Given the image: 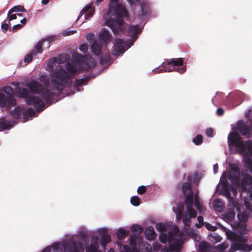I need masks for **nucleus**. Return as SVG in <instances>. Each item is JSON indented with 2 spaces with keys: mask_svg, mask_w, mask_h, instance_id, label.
I'll list each match as a JSON object with an SVG mask.
<instances>
[{
  "mask_svg": "<svg viewBox=\"0 0 252 252\" xmlns=\"http://www.w3.org/2000/svg\"><path fill=\"white\" fill-rule=\"evenodd\" d=\"M76 32V31L75 30H69L68 29L64 30L62 33L63 34L64 36H67L69 35H71L73 34Z\"/></svg>",
  "mask_w": 252,
  "mask_h": 252,
  "instance_id": "nucleus-62",
  "label": "nucleus"
},
{
  "mask_svg": "<svg viewBox=\"0 0 252 252\" xmlns=\"http://www.w3.org/2000/svg\"><path fill=\"white\" fill-rule=\"evenodd\" d=\"M104 67H102L99 71H97L96 72H91L90 74L86 75V76H89V77L87 78L89 81L91 78H95L97 75H99L103 70Z\"/></svg>",
  "mask_w": 252,
  "mask_h": 252,
  "instance_id": "nucleus-58",
  "label": "nucleus"
},
{
  "mask_svg": "<svg viewBox=\"0 0 252 252\" xmlns=\"http://www.w3.org/2000/svg\"><path fill=\"white\" fill-rule=\"evenodd\" d=\"M22 28V24H18L14 25L12 27V29H10L9 31L10 32H15L16 31H17L18 30L21 29Z\"/></svg>",
  "mask_w": 252,
  "mask_h": 252,
  "instance_id": "nucleus-63",
  "label": "nucleus"
},
{
  "mask_svg": "<svg viewBox=\"0 0 252 252\" xmlns=\"http://www.w3.org/2000/svg\"><path fill=\"white\" fill-rule=\"evenodd\" d=\"M163 63H162L158 66L154 68L152 72L159 73L162 72L177 71L182 74L187 70L186 65L185 64L182 58L167 59L166 62Z\"/></svg>",
  "mask_w": 252,
  "mask_h": 252,
  "instance_id": "nucleus-6",
  "label": "nucleus"
},
{
  "mask_svg": "<svg viewBox=\"0 0 252 252\" xmlns=\"http://www.w3.org/2000/svg\"><path fill=\"white\" fill-rule=\"evenodd\" d=\"M213 208L215 212L220 213V198L215 199L213 201Z\"/></svg>",
  "mask_w": 252,
  "mask_h": 252,
  "instance_id": "nucleus-42",
  "label": "nucleus"
},
{
  "mask_svg": "<svg viewBox=\"0 0 252 252\" xmlns=\"http://www.w3.org/2000/svg\"><path fill=\"white\" fill-rule=\"evenodd\" d=\"M67 70L58 69L50 74L52 89L58 92V95L62 94V91L66 86L71 85L72 79L76 74L77 69L72 64L67 63L66 64Z\"/></svg>",
  "mask_w": 252,
  "mask_h": 252,
  "instance_id": "nucleus-3",
  "label": "nucleus"
},
{
  "mask_svg": "<svg viewBox=\"0 0 252 252\" xmlns=\"http://www.w3.org/2000/svg\"><path fill=\"white\" fill-rule=\"evenodd\" d=\"M204 225L207 230L211 231H215L217 229V227L216 226L213 225L207 222H205V224Z\"/></svg>",
  "mask_w": 252,
  "mask_h": 252,
  "instance_id": "nucleus-57",
  "label": "nucleus"
},
{
  "mask_svg": "<svg viewBox=\"0 0 252 252\" xmlns=\"http://www.w3.org/2000/svg\"><path fill=\"white\" fill-rule=\"evenodd\" d=\"M95 13V8L93 6V2H90L88 3L80 12L76 21L73 25H77L79 19L83 16L84 20L79 22V26L82 25L86 21L90 20Z\"/></svg>",
  "mask_w": 252,
  "mask_h": 252,
  "instance_id": "nucleus-12",
  "label": "nucleus"
},
{
  "mask_svg": "<svg viewBox=\"0 0 252 252\" xmlns=\"http://www.w3.org/2000/svg\"><path fill=\"white\" fill-rule=\"evenodd\" d=\"M197 220L198 221V223H196L195 224V226L197 228H200L201 226L204 225L205 224V222H204L203 220V217L202 216H199L197 218Z\"/></svg>",
  "mask_w": 252,
  "mask_h": 252,
  "instance_id": "nucleus-53",
  "label": "nucleus"
},
{
  "mask_svg": "<svg viewBox=\"0 0 252 252\" xmlns=\"http://www.w3.org/2000/svg\"><path fill=\"white\" fill-rule=\"evenodd\" d=\"M162 246L157 241H154L153 243V249L155 252H158L161 251Z\"/></svg>",
  "mask_w": 252,
  "mask_h": 252,
  "instance_id": "nucleus-55",
  "label": "nucleus"
},
{
  "mask_svg": "<svg viewBox=\"0 0 252 252\" xmlns=\"http://www.w3.org/2000/svg\"><path fill=\"white\" fill-rule=\"evenodd\" d=\"M10 26V23L9 21L6 22V20L5 19L1 23V30L3 33H6Z\"/></svg>",
  "mask_w": 252,
  "mask_h": 252,
  "instance_id": "nucleus-48",
  "label": "nucleus"
},
{
  "mask_svg": "<svg viewBox=\"0 0 252 252\" xmlns=\"http://www.w3.org/2000/svg\"><path fill=\"white\" fill-rule=\"evenodd\" d=\"M86 37L91 45L92 44V43L96 41V39L94 38V34L93 32L89 33L86 35Z\"/></svg>",
  "mask_w": 252,
  "mask_h": 252,
  "instance_id": "nucleus-54",
  "label": "nucleus"
},
{
  "mask_svg": "<svg viewBox=\"0 0 252 252\" xmlns=\"http://www.w3.org/2000/svg\"><path fill=\"white\" fill-rule=\"evenodd\" d=\"M88 77H89V76L83 75L81 78L76 79L73 84L74 88L86 85L89 82V80L87 79Z\"/></svg>",
  "mask_w": 252,
  "mask_h": 252,
  "instance_id": "nucleus-33",
  "label": "nucleus"
},
{
  "mask_svg": "<svg viewBox=\"0 0 252 252\" xmlns=\"http://www.w3.org/2000/svg\"><path fill=\"white\" fill-rule=\"evenodd\" d=\"M16 124L14 121H8L4 117L0 118V131L10 130Z\"/></svg>",
  "mask_w": 252,
  "mask_h": 252,
  "instance_id": "nucleus-25",
  "label": "nucleus"
},
{
  "mask_svg": "<svg viewBox=\"0 0 252 252\" xmlns=\"http://www.w3.org/2000/svg\"><path fill=\"white\" fill-rule=\"evenodd\" d=\"M116 236H129L130 230L125 227H120L113 230Z\"/></svg>",
  "mask_w": 252,
  "mask_h": 252,
  "instance_id": "nucleus-30",
  "label": "nucleus"
},
{
  "mask_svg": "<svg viewBox=\"0 0 252 252\" xmlns=\"http://www.w3.org/2000/svg\"><path fill=\"white\" fill-rule=\"evenodd\" d=\"M39 80L43 83V87H44L46 90H49L48 87L50 86V77L49 75L43 73L39 77Z\"/></svg>",
  "mask_w": 252,
  "mask_h": 252,
  "instance_id": "nucleus-35",
  "label": "nucleus"
},
{
  "mask_svg": "<svg viewBox=\"0 0 252 252\" xmlns=\"http://www.w3.org/2000/svg\"><path fill=\"white\" fill-rule=\"evenodd\" d=\"M192 183V179L191 176H188L187 179V181L184 182L182 186L181 187V189L185 191V189H192L191 185Z\"/></svg>",
  "mask_w": 252,
  "mask_h": 252,
  "instance_id": "nucleus-40",
  "label": "nucleus"
},
{
  "mask_svg": "<svg viewBox=\"0 0 252 252\" xmlns=\"http://www.w3.org/2000/svg\"><path fill=\"white\" fill-rule=\"evenodd\" d=\"M131 204L135 207H137L140 205L141 203V200L138 195H133L130 198Z\"/></svg>",
  "mask_w": 252,
  "mask_h": 252,
  "instance_id": "nucleus-45",
  "label": "nucleus"
},
{
  "mask_svg": "<svg viewBox=\"0 0 252 252\" xmlns=\"http://www.w3.org/2000/svg\"><path fill=\"white\" fill-rule=\"evenodd\" d=\"M159 238V241L160 243L164 244H167L168 246L170 242H171V240H172L173 238H175V237H158Z\"/></svg>",
  "mask_w": 252,
  "mask_h": 252,
  "instance_id": "nucleus-52",
  "label": "nucleus"
},
{
  "mask_svg": "<svg viewBox=\"0 0 252 252\" xmlns=\"http://www.w3.org/2000/svg\"><path fill=\"white\" fill-rule=\"evenodd\" d=\"M104 45L99 40L92 43L90 50L92 53L96 57H99L102 55V46Z\"/></svg>",
  "mask_w": 252,
  "mask_h": 252,
  "instance_id": "nucleus-23",
  "label": "nucleus"
},
{
  "mask_svg": "<svg viewBox=\"0 0 252 252\" xmlns=\"http://www.w3.org/2000/svg\"><path fill=\"white\" fill-rule=\"evenodd\" d=\"M130 248L139 252L140 243L144 237H128Z\"/></svg>",
  "mask_w": 252,
  "mask_h": 252,
  "instance_id": "nucleus-27",
  "label": "nucleus"
},
{
  "mask_svg": "<svg viewBox=\"0 0 252 252\" xmlns=\"http://www.w3.org/2000/svg\"><path fill=\"white\" fill-rule=\"evenodd\" d=\"M101 240L100 244L102 249H105L107 244L111 241V237H100Z\"/></svg>",
  "mask_w": 252,
  "mask_h": 252,
  "instance_id": "nucleus-47",
  "label": "nucleus"
},
{
  "mask_svg": "<svg viewBox=\"0 0 252 252\" xmlns=\"http://www.w3.org/2000/svg\"><path fill=\"white\" fill-rule=\"evenodd\" d=\"M192 142L195 145H200L203 142V136L201 134H197L192 139Z\"/></svg>",
  "mask_w": 252,
  "mask_h": 252,
  "instance_id": "nucleus-49",
  "label": "nucleus"
},
{
  "mask_svg": "<svg viewBox=\"0 0 252 252\" xmlns=\"http://www.w3.org/2000/svg\"><path fill=\"white\" fill-rule=\"evenodd\" d=\"M69 59V55L65 53H63L59 54L58 57H53L51 58L48 63L47 67L50 72L53 71L54 69V65L55 63L63 64Z\"/></svg>",
  "mask_w": 252,
  "mask_h": 252,
  "instance_id": "nucleus-14",
  "label": "nucleus"
},
{
  "mask_svg": "<svg viewBox=\"0 0 252 252\" xmlns=\"http://www.w3.org/2000/svg\"><path fill=\"white\" fill-rule=\"evenodd\" d=\"M235 212L234 209L229 208L225 213L224 214L221 215V220H223L226 222H231L235 218Z\"/></svg>",
  "mask_w": 252,
  "mask_h": 252,
  "instance_id": "nucleus-28",
  "label": "nucleus"
},
{
  "mask_svg": "<svg viewBox=\"0 0 252 252\" xmlns=\"http://www.w3.org/2000/svg\"><path fill=\"white\" fill-rule=\"evenodd\" d=\"M129 230L133 233V234L130 235L129 236H142L140 234L143 231L144 228L140 224L133 223L131 225Z\"/></svg>",
  "mask_w": 252,
  "mask_h": 252,
  "instance_id": "nucleus-29",
  "label": "nucleus"
},
{
  "mask_svg": "<svg viewBox=\"0 0 252 252\" xmlns=\"http://www.w3.org/2000/svg\"><path fill=\"white\" fill-rule=\"evenodd\" d=\"M33 103L28 105H32V107H29L28 108L22 107L23 118L25 120L28 119L32 116L36 117V112L40 113L46 108V103L41 98L37 97V100L32 99Z\"/></svg>",
  "mask_w": 252,
  "mask_h": 252,
  "instance_id": "nucleus-10",
  "label": "nucleus"
},
{
  "mask_svg": "<svg viewBox=\"0 0 252 252\" xmlns=\"http://www.w3.org/2000/svg\"><path fill=\"white\" fill-rule=\"evenodd\" d=\"M118 0H110L107 16L104 17L105 26L110 28L115 35L122 33L126 30L125 18H129L127 10Z\"/></svg>",
  "mask_w": 252,
  "mask_h": 252,
  "instance_id": "nucleus-1",
  "label": "nucleus"
},
{
  "mask_svg": "<svg viewBox=\"0 0 252 252\" xmlns=\"http://www.w3.org/2000/svg\"><path fill=\"white\" fill-rule=\"evenodd\" d=\"M111 39L112 35L109 31L106 28H103L96 40H99L104 46H107L108 44L111 41Z\"/></svg>",
  "mask_w": 252,
  "mask_h": 252,
  "instance_id": "nucleus-20",
  "label": "nucleus"
},
{
  "mask_svg": "<svg viewBox=\"0 0 252 252\" xmlns=\"http://www.w3.org/2000/svg\"><path fill=\"white\" fill-rule=\"evenodd\" d=\"M92 234L94 235V232L91 230H88L84 226H81L78 229L77 233L72 234L67 232L63 234V236H95Z\"/></svg>",
  "mask_w": 252,
  "mask_h": 252,
  "instance_id": "nucleus-21",
  "label": "nucleus"
},
{
  "mask_svg": "<svg viewBox=\"0 0 252 252\" xmlns=\"http://www.w3.org/2000/svg\"><path fill=\"white\" fill-rule=\"evenodd\" d=\"M236 129L246 138H250L252 135V123H251V126H250L247 125L246 123L243 120H240L237 122Z\"/></svg>",
  "mask_w": 252,
  "mask_h": 252,
  "instance_id": "nucleus-15",
  "label": "nucleus"
},
{
  "mask_svg": "<svg viewBox=\"0 0 252 252\" xmlns=\"http://www.w3.org/2000/svg\"><path fill=\"white\" fill-rule=\"evenodd\" d=\"M189 238V237H175V238H173L172 240H171V242H170L168 247L173 252H180L181 251L182 248L177 238L181 240H186ZM192 238L193 239L194 241L197 242H199L201 238V237Z\"/></svg>",
  "mask_w": 252,
  "mask_h": 252,
  "instance_id": "nucleus-17",
  "label": "nucleus"
},
{
  "mask_svg": "<svg viewBox=\"0 0 252 252\" xmlns=\"http://www.w3.org/2000/svg\"><path fill=\"white\" fill-rule=\"evenodd\" d=\"M76 88L77 87L74 88V89H73L71 90L70 91H69L68 93H66V94L65 95L63 96L62 98L64 97H65V96H69V95H71L72 94H74L76 92H82V91H83V90L84 89L83 88L79 89V88ZM61 99H62V98H60L59 99L60 100Z\"/></svg>",
  "mask_w": 252,
  "mask_h": 252,
  "instance_id": "nucleus-50",
  "label": "nucleus"
},
{
  "mask_svg": "<svg viewBox=\"0 0 252 252\" xmlns=\"http://www.w3.org/2000/svg\"><path fill=\"white\" fill-rule=\"evenodd\" d=\"M22 107L18 106L10 112V114L14 119L19 120L21 119L22 115Z\"/></svg>",
  "mask_w": 252,
  "mask_h": 252,
  "instance_id": "nucleus-31",
  "label": "nucleus"
},
{
  "mask_svg": "<svg viewBox=\"0 0 252 252\" xmlns=\"http://www.w3.org/2000/svg\"><path fill=\"white\" fill-rule=\"evenodd\" d=\"M126 51L124 46V40L122 38L116 37L114 39L112 54L115 57L122 56Z\"/></svg>",
  "mask_w": 252,
  "mask_h": 252,
  "instance_id": "nucleus-13",
  "label": "nucleus"
},
{
  "mask_svg": "<svg viewBox=\"0 0 252 252\" xmlns=\"http://www.w3.org/2000/svg\"><path fill=\"white\" fill-rule=\"evenodd\" d=\"M143 236H158L154 227L152 225L147 226L144 231Z\"/></svg>",
  "mask_w": 252,
  "mask_h": 252,
  "instance_id": "nucleus-37",
  "label": "nucleus"
},
{
  "mask_svg": "<svg viewBox=\"0 0 252 252\" xmlns=\"http://www.w3.org/2000/svg\"><path fill=\"white\" fill-rule=\"evenodd\" d=\"M232 189V187L228 182L221 181V195H224L227 198L229 202L233 199L230 192V190Z\"/></svg>",
  "mask_w": 252,
  "mask_h": 252,
  "instance_id": "nucleus-24",
  "label": "nucleus"
},
{
  "mask_svg": "<svg viewBox=\"0 0 252 252\" xmlns=\"http://www.w3.org/2000/svg\"><path fill=\"white\" fill-rule=\"evenodd\" d=\"M155 227L159 233L158 236H181L179 234V227L171 221L158 222L155 224Z\"/></svg>",
  "mask_w": 252,
  "mask_h": 252,
  "instance_id": "nucleus-8",
  "label": "nucleus"
},
{
  "mask_svg": "<svg viewBox=\"0 0 252 252\" xmlns=\"http://www.w3.org/2000/svg\"><path fill=\"white\" fill-rule=\"evenodd\" d=\"M145 24V23L141 27L137 24L131 25L128 27V33L131 38L127 39L124 41V46L126 47V50L130 48L137 40L138 37V35L142 32Z\"/></svg>",
  "mask_w": 252,
  "mask_h": 252,
  "instance_id": "nucleus-11",
  "label": "nucleus"
},
{
  "mask_svg": "<svg viewBox=\"0 0 252 252\" xmlns=\"http://www.w3.org/2000/svg\"><path fill=\"white\" fill-rule=\"evenodd\" d=\"M92 239L91 240L90 245L96 248L97 249L99 248L98 240L99 237H92Z\"/></svg>",
  "mask_w": 252,
  "mask_h": 252,
  "instance_id": "nucleus-51",
  "label": "nucleus"
},
{
  "mask_svg": "<svg viewBox=\"0 0 252 252\" xmlns=\"http://www.w3.org/2000/svg\"><path fill=\"white\" fill-rule=\"evenodd\" d=\"M146 186H139L137 190V193L139 194H143L146 191Z\"/></svg>",
  "mask_w": 252,
  "mask_h": 252,
  "instance_id": "nucleus-64",
  "label": "nucleus"
},
{
  "mask_svg": "<svg viewBox=\"0 0 252 252\" xmlns=\"http://www.w3.org/2000/svg\"><path fill=\"white\" fill-rule=\"evenodd\" d=\"M227 140L230 148L234 147L238 152L245 155L244 159L246 157L252 158V140H248L246 142L243 141L240 134L235 131L229 133Z\"/></svg>",
  "mask_w": 252,
  "mask_h": 252,
  "instance_id": "nucleus-5",
  "label": "nucleus"
},
{
  "mask_svg": "<svg viewBox=\"0 0 252 252\" xmlns=\"http://www.w3.org/2000/svg\"><path fill=\"white\" fill-rule=\"evenodd\" d=\"M2 90L5 94L0 92V107L9 110L11 106L16 105L13 89L9 86H5L2 87Z\"/></svg>",
  "mask_w": 252,
  "mask_h": 252,
  "instance_id": "nucleus-9",
  "label": "nucleus"
},
{
  "mask_svg": "<svg viewBox=\"0 0 252 252\" xmlns=\"http://www.w3.org/2000/svg\"><path fill=\"white\" fill-rule=\"evenodd\" d=\"M205 134L208 137H213L214 136V130L211 127L207 128L205 130Z\"/></svg>",
  "mask_w": 252,
  "mask_h": 252,
  "instance_id": "nucleus-60",
  "label": "nucleus"
},
{
  "mask_svg": "<svg viewBox=\"0 0 252 252\" xmlns=\"http://www.w3.org/2000/svg\"><path fill=\"white\" fill-rule=\"evenodd\" d=\"M198 252H206L213 251V252H220V244H219L216 247L211 245L208 242L201 241L198 246L197 249Z\"/></svg>",
  "mask_w": 252,
  "mask_h": 252,
  "instance_id": "nucleus-18",
  "label": "nucleus"
},
{
  "mask_svg": "<svg viewBox=\"0 0 252 252\" xmlns=\"http://www.w3.org/2000/svg\"><path fill=\"white\" fill-rule=\"evenodd\" d=\"M36 56V53L34 52V50H31L30 52L25 55L24 58V62L26 63H29L32 62L34 57Z\"/></svg>",
  "mask_w": 252,
  "mask_h": 252,
  "instance_id": "nucleus-38",
  "label": "nucleus"
},
{
  "mask_svg": "<svg viewBox=\"0 0 252 252\" xmlns=\"http://www.w3.org/2000/svg\"><path fill=\"white\" fill-rule=\"evenodd\" d=\"M79 50L82 52L83 54H86L88 52V46L87 44L85 43H82L80 45L79 47Z\"/></svg>",
  "mask_w": 252,
  "mask_h": 252,
  "instance_id": "nucleus-61",
  "label": "nucleus"
},
{
  "mask_svg": "<svg viewBox=\"0 0 252 252\" xmlns=\"http://www.w3.org/2000/svg\"><path fill=\"white\" fill-rule=\"evenodd\" d=\"M181 198H184V203L186 205L187 209L191 208L194 205L200 215H203L205 213V210L203 206V202L200 199L198 191L194 192L192 189L182 190Z\"/></svg>",
  "mask_w": 252,
  "mask_h": 252,
  "instance_id": "nucleus-7",
  "label": "nucleus"
},
{
  "mask_svg": "<svg viewBox=\"0 0 252 252\" xmlns=\"http://www.w3.org/2000/svg\"><path fill=\"white\" fill-rule=\"evenodd\" d=\"M190 215L189 214V209H187L182 219L184 226L188 227L190 225Z\"/></svg>",
  "mask_w": 252,
  "mask_h": 252,
  "instance_id": "nucleus-39",
  "label": "nucleus"
},
{
  "mask_svg": "<svg viewBox=\"0 0 252 252\" xmlns=\"http://www.w3.org/2000/svg\"><path fill=\"white\" fill-rule=\"evenodd\" d=\"M44 42L43 40H41L38 41L36 44L34 46V52L36 53V55L38 54H41L43 50L42 49L41 46H42Z\"/></svg>",
  "mask_w": 252,
  "mask_h": 252,
  "instance_id": "nucleus-46",
  "label": "nucleus"
},
{
  "mask_svg": "<svg viewBox=\"0 0 252 252\" xmlns=\"http://www.w3.org/2000/svg\"><path fill=\"white\" fill-rule=\"evenodd\" d=\"M26 11V10L24 6L21 5H15L9 10V13L19 12H25Z\"/></svg>",
  "mask_w": 252,
  "mask_h": 252,
  "instance_id": "nucleus-44",
  "label": "nucleus"
},
{
  "mask_svg": "<svg viewBox=\"0 0 252 252\" xmlns=\"http://www.w3.org/2000/svg\"><path fill=\"white\" fill-rule=\"evenodd\" d=\"M25 85L27 88V89H28V92H29V96L30 97H39L34 95V94L40 95L42 98L45 101L47 106H49L59 101V99L52 100L55 93L50 90H46L43 85L33 78L30 80L26 81Z\"/></svg>",
  "mask_w": 252,
  "mask_h": 252,
  "instance_id": "nucleus-4",
  "label": "nucleus"
},
{
  "mask_svg": "<svg viewBox=\"0 0 252 252\" xmlns=\"http://www.w3.org/2000/svg\"><path fill=\"white\" fill-rule=\"evenodd\" d=\"M92 231L94 232V235L96 236H112L110 234L112 231V229L106 227L97 228L95 230H92Z\"/></svg>",
  "mask_w": 252,
  "mask_h": 252,
  "instance_id": "nucleus-26",
  "label": "nucleus"
},
{
  "mask_svg": "<svg viewBox=\"0 0 252 252\" xmlns=\"http://www.w3.org/2000/svg\"><path fill=\"white\" fill-rule=\"evenodd\" d=\"M66 241L55 242L41 252H97L98 249L90 245V237H68Z\"/></svg>",
  "mask_w": 252,
  "mask_h": 252,
  "instance_id": "nucleus-2",
  "label": "nucleus"
},
{
  "mask_svg": "<svg viewBox=\"0 0 252 252\" xmlns=\"http://www.w3.org/2000/svg\"><path fill=\"white\" fill-rule=\"evenodd\" d=\"M185 204L184 202H182L181 201L178 203L177 207L175 208V211L180 212H183L184 209V205Z\"/></svg>",
  "mask_w": 252,
  "mask_h": 252,
  "instance_id": "nucleus-59",
  "label": "nucleus"
},
{
  "mask_svg": "<svg viewBox=\"0 0 252 252\" xmlns=\"http://www.w3.org/2000/svg\"><path fill=\"white\" fill-rule=\"evenodd\" d=\"M141 252H151L152 246L147 242L141 240L140 243L139 251Z\"/></svg>",
  "mask_w": 252,
  "mask_h": 252,
  "instance_id": "nucleus-36",
  "label": "nucleus"
},
{
  "mask_svg": "<svg viewBox=\"0 0 252 252\" xmlns=\"http://www.w3.org/2000/svg\"><path fill=\"white\" fill-rule=\"evenodd\" d=\"M141 13L138 15L140 19L145 20L151 14V8L149 3L143 2L139 5Z\"/></svg>",
  "mask_w": 252,
  "mask_h": 252,
  "instance_id": "nucleus-22",
  "label": "nucleus"
},
{
  "mask_svg": "<svg viewBox=\"0 0 252 252\" xmlns=\"http://www.w3.org/2000/svg\"><path fill=\"white\" fill-rule=\"evenodd\" d=\"M244 166L252 174V158L246 157L244 159Z\"/></svg>",
  "mask_w": 252,
  "mask_h": 252,
  "instance_id": "nucleus-41",
  "label": "nucleus"
},
{
  "mask_svg": "<svg viewBox=\"0 0 252 252\" xmlns=\"http://www.w3.org/2000/svg\"><path fill=\"white\" fill-rule=\"evenodd\" d=\"M99 57V63L101 65H105L111 62L112 60L110 52H107L103 56L101 55Z\"/></svg>",
  "mask_w": 252,
  "mask_h": 252,
  "instance_id": "nucleus-34",
  "label": "nucleus"
},
{
  "mask_svg": "<svg viewBox=\"0 0 252 252\" xmlns=\"http://www.w3.org/2000/svg\"><path fill=\"white\" fill-rule=\"evenodd\" d=\"M241 185L243 188L246 186H252V176L247 173L243 174V178L241 180Z\"/></svg>",
  "mask_w": 252,
  "mask_h": 252,
  "instance_id": "nucleus-32",
  "label": "nucleus"
},
{
  "mask_svg": "<svg viewBox=\"0 0 252 252\" xmlns=\"http://www.w3.org/2000/svg\"><path fill=\"white\" fill-rule=\"evenodd\" d=\"M29 92H28V89L26 88H21L19 87L15 89V95L19 98H23L25 99L27 104L33 103L32 99L37 100V97H30L29 96Z\"/></svg>",
  "mask_w": 252,
  "mask_h": 252,
  "instance_id": "nucleus-16",
  "label": "nucleus"
},
{
  "mask_svg": "<svg viewBox=\"0 0 252 252\" xmlns=\"http://www.w3.org/2000/svg\"><path fill=\"white\" fill-rule=\"evenodd\" d=\"M179 234L181 236H200V235H198L197 233L194 234L191 233L189 229L185 227L181 231L180 230Z\"/></svg>",
  "mask_w": 252,
  "mask_h": 252,
  "instance_id": "nucleus-43",
  "label": "nucleus"
},
{
  "mask_svg": "<svg viewBox=\"0 0 252 252\" xmlns=\"http://www.w3.org/2000/svg\"><path fill=\"white\" fill-rule=\"evenodd\" d=\"M227 240L231 241L230 247L228 252H235L239 251L241 246V240H248L249 237H226Z\"/></svg>",
  "mask_w": 252,
  "mask_h": 252,
  "instance_id": "nucleus-19",
  "label": "nucleus"
},
{
  "mask_svg": "<svg viewBox=\"0 0 252 252\" xmlns=\"http://www.w3.org/2000/svg\"><path fill=\"white\" fill-rule=\"evenodd\" d=\"M57 35H48L44 38H43L42 40H43V42H44L45 41H48L49 43L52 42L53 40H55L57 39Z\"/></svg>",
  "mask_w": 252,
  "mask_h": 252,
  "instance_id": "nucleus-56",
  "label": "nucleus"
}]
</instances>
